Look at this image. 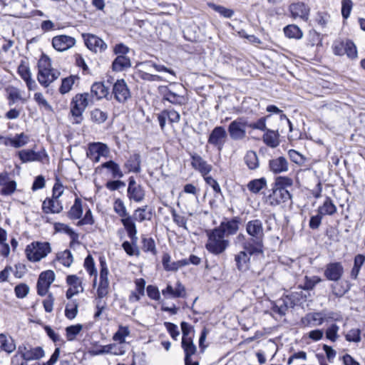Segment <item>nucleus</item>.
<instances>
[{
	"label": "nucleus",
	"mask_w": 365,
	"mask_h": 365,
	"mask_svg": "<svg viewBox=\"0 0 365 365\" xmlns=\"http://www.w3.org/2000/svg\"><path fill=\"white\" fill-rule=\"evenodd\" d=\"M246 232L250 237L245 242V248L252 252H264V233L262 221L255 219L247 222Z\"/></svg>",
	"instance_id": "1"
},
{
	"label": "nucleus",
	"mask_w": 365,
	"mask_h": 365,
	"mask_svg": "<svg viewBox=\"0 0 365 365\" xmlns=\"http://www.w3.org/2000/svg\"><path fill=\"white\" fill-rule=\"evenodd\" d=\"M38 81L45 87H47L60 76V71L51 67V58L44 53H42L41 58L38 60Z\"/></svg>",
	"instance_id": "2"
},
{
	"label": "nucleus",
	"mask_w": 365,
	"mask_h": 365,
	"mask_svg": "<svg viewBox=\"0 0 365 365\" xmlns=\"http://www.w3.org/2000/svg\"><path fill=\"white\" fill-rule=\"evenodd\" d=\"M207 242L205 244L206 250L211 254L219 255L223 253L229 247L230 242L217 228L207 232Z\"/></svg>",
	"instance_id": "3"
},
{
	"label": "nucleus",
	"mask_w": 365,
	"mask_h": 365,
	"mask_svg": "<svg viewBox=\"0 0 365 365\" xmlns=\"http://www.w3.org/2000/svg\"><path fill=\"white\" fill-rule=\"evenodd\" d=\"M91 103L88 93L76 94L71 102V113L73 118V123L80 124L83 120V113Z\"/></svg>",
	"instance_id": "4"
},
{
	"label": "nucleus",
	"mask_w": 365,
	"mask_h": 365,
	"mask_svg": "<svg viewBox=\"0 0 365 365\" xmlns=\"http://www.w3.org/2000/svg\"><path fill=\"white\" fill-rule=\"evenodd\" d=\"M51 251L50 244L47 242H34L28 245L25 252L28 259L31 262H38L47 256Z\"/></svg>",
	"instance_id": "5"
},
{
	"label": "nucleus",
	"mask_w": 365,
	"mask_h": 365,
	"mask_svg": "<svg viewBox=\"0 0 365 365\" xmlns=\"http://www.w3.org/2000/svg\"><path fill=\"white\" fill-rule=\"evenodd\" d=\"M175 86V84L174 83L170 86H160L158 87V91L162 96V101H168L175 106L185 105L187 102L186 98L173 89V87Z\"/></svg>",
	"instance_id": "6"
},
{
	"label": "nucleus",
	"mask_w": 365,
	"mask_h": 365,
	"mask_svg": "<svg viewBox=\"0 0 365 365\" xmlns=\"http://www.w3.org/2000/svg\"><path fill=\"white\" fill-rule=\"evenodd\" d=\"M247 125L248 121L243 117L237 118L232 121L227 128L230 138L235 141L245 139Z\"/></svg>",
	"instance_id": "7"
},
{
	"label": "nucleus",
	"mask_w": 365,
	"mask_h": 365,
	"mask_svg": "<svg viewBox=\"0 0 365 365\" xmlns=\"http://www.w3.org/2000/svg\"><path fill=\"white\" fill-rule=\"evenodd\" d=\"M227 138V133L223 126L219 125L213 128L210 133L207 143L217 148L221 151L225 145Z\"/></svg>",
	"instance_id": "8"
},
{
	"label": "nucleus",
	"mask_w": 365,
	"mask_h": 365,
	"mask_svg": "<svg viewBox=\"0 0 365 365\" xmlns=\"http://www.w3.org/2000/svg\"><path fill=\"white\" fill-rule=\"evenodd\" d=\"M241 218L239 216L233 217L231 219L225 218L217 228L224 236L235 235L239 230L241 224Z\"/></svg>",
	"instance_id": "9"
},
{
	"label": "nucleus",
	"mask_w": 365,
	"mask_h": 365,
	"mask_svg": "<svg viewBox=\"0 0 365 365\" xmlns=\"http://www.w3.org/2000/svg\"><path fill=\"white\" fill-rule=\"evenodd\" d=\"M261 254H263V252H252L244 246V250L235 256V262L238 271L240 272H247L250 269L251 256Z\"/></svg>",
	"instance_id": "10"
},
{
	"label": "nucleus",
	"mask_w": 365,
	"mask_h": 365,
	"mask_svg": "<svg viewBox=\"0 0 365 365\" xmlns=\"http://www.w3.org/2000/svg\"><path fill=\"white\" fill-rule=\"evenodd\" d=\"M292 200V194L289 190L278 189L272 187V192L267 196V201L272 206H277Z\"/></svg>",
	"instance_id": "11"
},
{
	"label": "nucleus",
	"mask_w": 365,
	"mask_h": 365,
	"mask_svg": "<svg viewBox=\"0 0 365 365\" xmlns=\"http://www.w3.org/2000/svg\"><path fill=\"white\" fill-rule=\"evenodd\" d=\"M112 93L114 95L115 99L120 103H125L131 96L130 90L124 79H118L115 82Z\"/></svg>",
	"instance_id": "12"
},
{
	"label": "nucleus",
	"mask_w": 365,
	"mask_h": 365,
	"mask_svg": "<svg viewBox=\"0 0 365 365\" xmlns=\"http://www.w3.org/2000/svg\"><path fill=\"white\" fill-rule=\"evenodd\" d=\"M295 297L293 294L286 295L277 299L272 305V311L280 316L285 315L289 308H292L296 305Z\"/></svg>",
	"instance_id": "13"
},
{
	"label": "nucleus",
	"mask_w": 365,
	"mask_h": 365,
	"mask_svg": "<svg viewBox=\"0 0 365 365\" xmlns=\"http://www.w3.org/2000/svg\"><path fill=\"white\" fill-rule=\"evenodd\" d=\"M85 45L86 47L94 52H103L106 50L107 44L99 37L91 34H83Z\"/></svg>",
	"instance_id": "14"
},
{
	"label": "nucleus",
	"mask_w": 365,
	"mask_h": 365,
	"mask_svg": "<svg viewBox=\"0 0 365 365\" xmlns=\"http://www.w3.org/2000/svg\"><path fill=\"white\" fill-rule=\"evenodd\" d=\"M341 275H326L327 279L334 281L331 284L332 292L337 297L343 296L350 289L348 281L341 279Z\"/></svg>",
	"instance_id": "15"
},
{
	"label": "nucleus",
	"mask_w": 365,
	"mask_h": 365,
	"mask_svg": "<svg viewBox=\"0 0 365 365\" xmlns=\"http://www.w3.org/2000/svg\"><path fill=\"white\" fill-rule=\"evenodd\" d=\"M76 43V39L66 35L54 36L52 39V46L58 51H65Z\"/></svg>",
	"instance_id": "16"
},
{
	"label": "nucleus",
	"mask_w": 365,
	"mask_h": 365,
	"mask_svg": "<svg viewBox=\"0 0 365 365\" xmlns=\"http://www.w3.org/2000/svg\"><path fill=\"white\" fill-rule=\"evenodd\" d=\"M91 103L95 101H99L103 98L108 99L109 95V89L103 82H95L91 88V93H88Z\"/></svg>",
	"instance_id": "17"
},
{
	"label": "nucleus",
	"mask_w": 365,
	"mask_h": 365,
	"mask_svg": "<svg viewBox=\"0 0 365 365\" xmlns=\"http://www.w3.org/2000/svg\"><path fill=\"white\" fill-rule=\"evenodd\" d=\"M191 165L195 170H197L202 177L208 175L212 169V166L208 164L200 155L197 153L191 155Z\"/></svg>",
	"instance_id": "18"
},
{
	"label": "nucleus",
	"mask_w": 365,
	"mask_h": 365,
	"mask_svg": "<svg viewBox=\"0 0 365 365\" xmlns=\"http://www.w3.org/2000/svg\"><path fill=\"white\" fill-rule=\"evenodd\" d=\"M66 282L69 285V288L66 293L67 299H70L73 296L83 292L81 279L77 275H67Z\"/></svg>",
	"instance_id": "19"
},
{
	"label": "nucleus",
	"mask_w": 365,
	"mask_h": 365,
	"mask_svg": "<svg viewBox=\"0 0 365 365\" xmlns=\"http://www.w3.org/2000/svg\"><path fill=\"white\" fill-rule=\"evenodd\" d=\"M185 288L180 282L176 283L175 288L168 284L166 288L162 290V294L166 298L185 297Z\"/></svg>",
	"instance_id": "20"
},
{
	"label": "nucleus",
	"mask_w": 365,
	"mask_h": 365,
	"mask_svg": "<svg viewBox=\"0 0 365 365\" xmlns=\"http://www.w3.org/2000/svg\"><path fill=\"white\" fill-rule=\"evenodd\" d=\"M269 170L274 174L287 172L289 168V163L287 160L280 156L269 161Z\"/></svg>",
	"instance_id": "21"
},
{
	"label": "nucleus",
	"mask_w": 365,
	"mask_h": 365,
	"mask_svg": "<svg viewBox=\"0 0 365 365\" xmlns=\"http://www.w3.org/2000/svg\"><path fill=\"white\" fill-rule=\"evenodd\" d=\"M289 10L292 16L294 19L299 17L302 19H307L309 12V7L302 2L292 4L289 7Z\"/></svg>",
	"instance_id": "22"
},
{
	"label": "nucleus",
	"mask_w": 365,
	"mask_h": 365,
	"mask_svg": "<svg viewBox=\"0 0 365 365\" xmlns=\"http://www.w3.org/2000/svg\"><path fill=\"white\" fill-rule=\"evenodd\" d=\"M42 210L44 213H60L63 210V205L59 200L47 197L42 203Z\"/></svg>",
	"instance_id": "23"
},
{
	"label": "nucleus",
	"mask_w": 365,
	"mask_h": 365,
	"mask_svg": "<svg viewBox=\"0 0 365 365\" xmlns=\"http://www.w3.org/2000/svg\"><path fill=\"white\" fill-rule=\"evenodd\" d=\"M54 280L55 275H39L36 284L38 294L45 296Z\"/></svg>",
	"instance_id": "24"
},
{
	"label": "nucleus",
	"mask_w": 365,
	"mask_h": 365,
	"mask_svg": "<svg viewBox=\"0 0 365 365\" xmlns=\"http://www.w3.org/2000/svg\"><path fill=\"white\" fill-rule=\"evenodd\" d=\"M324 322V317L320 312L308 313L301 319V323L304 327L320 326Z\"/></svg>",
	"instance_id": "25"
},
{
	"label": "nucleus",
	"mask_w": 365,
	"mask_h": 365,
	"mask_svg": "<svg viewBox=\"0 0 365 365\" xmlns=\"http://www.w3.org/2000/svg\"><path fill=\"white\" fill-rule=\"evenodd\" d=\"M124 226L128 236L133 243L138 242L137 229L133 217L128 215L120 220Z\"/></svg>",
	"instance_id": "26"
},
{
	"label": "nucleus",
	"mask_w": 365,
	"mask_h": 365,
	"mask_svg": "<svg viewBox=\"0 0 365 365\" xmlns=\"http://www.w3.org/2000/svg\"><path fill=\"white\" fill-rule=\"evenodd\" d=\"M162 263L166 271L176 272L179 268L186 266L187 262L185 260L171 262L170 255L168 253H164L162 258Z\"/></svg>",
	"instance_id": "27"
},
{
	"label": "nucleus",
	"mask_w": 365,
	"mask_h": 365,
	"mask_svg": "<svg viewBox=\"0 0 365 365\" xmlns=\"http://www.w3.org/2000/svg\"><path fill=\"white\" fill-rule=\"evenodd\" d=\"M263 142L269 148H275L279 145V131L267 129L264 131L262 136Z\"/></svg>",
	"instance_id": "28"
},
{
	"label": "nucleus",
	"mask_w": 365,
	"mask_h": 365,
	"mask_svg": "<svg viewBox=\"0 0 365 365\" xmlns=\"http://www.w3.org/2000/svg\"><path fill=\"white\" fill-rule=\"evenodd\" d=\"M108 152L109 149L106 144L101 142H94L88 144V149L86 150V156L90 159L93 156H96V155L108 154Z\"/></svg>",
	"instance_id": "29"
},
{
	"label": "nucleus",
	"mask_w": 365,
	"mask_h": 365,
	"mask_svg": "<svg viewBox=\"0 0 365 365\" xmlns=\"http://www.w3.org/2000/svg\"><path fill=\"white\" fill-rule=\"evenodd\" d=\"M141 156L139 153L131 155L128 160L125 163L124 167L126 168L129 173H139L141 171Z\"/></svg>",
	"instance_id": "30"
},
{
	"label": "nucleus",
	"mask_w": 365,
	"mask_h": 365,
	"mask_svg": "<svg viewBox=\"0 0 365 365\" xmlns=\"http://www.w3.org/2000/svg\"><path fill=\"white\" fill-rule=\"evenodd\" d=\"M45 351L41 346L30 347L24 346V361L39 360L44 357Z\"/></svg>",
	"instance_id": "31"
},
{
	"label": "nucleus",
	"mask_w": 365,
	"mask_h": 365,
	"mask_svg": "<svg viewBox=\"0 0 365 365\" xmlns=\"http://www.w3.org/2000/svg\"><path fill=\"white\" fill-rule=\"evenodd\" d=\"M130 66V59L126 56H117L112 62V69L115 72H121Z\"/></svg>",
	"instance_id": "32"
},
{
	"label": "nucleus",
	"mask_w": 365,
	"mask_h": 365,
	"mask_svg": "<svg viewBox=\"0 0 365 365\" xmlns=\"http://www.w3.org/2000/svg\"><path fill=\"white\" fill-rule=\"evenodd\" d=\"M46 158H48V155L44 149L39 151H35L32 149L24 150V163L32 161L41 162Z\"/></svg>",
	"instance_id": "33"
},
{
	"label": "nucleus",
	"mask_w": 365,
	"mask_h": 365,
	"mask_svg": "<svg viewBox=\"0 0 365 365\" xmlns=\"http://www.w3.org/2000/svg\"><path fill=\"white\" fill-rule=\"evenodd\" d=\"M22 143L23 133L17 134L13 138L0 135V145L18 148L21 146Z\"/></svg>",
	"instance_id": "34"
},
{
	"label": "nucleus",
	"mask_w": 365,
	"mask_h": 365,
	"mask_svg": "<svg viewBox=\"0 0 365 365\" xmlns=\"http://www.w3.org/2000/svg\"><path fill=\"white\" fill-rule=\"evenodd\" d=\"M317 211L323 216L327 215H333L336 212L337 208L331 197H327L323 205L319 206Z\"/></svg>",
	"instance_id": "35"
},
{
	"label": "nucleus",
	"mask_w": 365,
	"mask_h": 365,
	"mask_svg": "<svg viewBox=\"0 0 365 365\" xmlns=\"http://www.w3.org/2000/svg\"><path fill=\"white\" fill-rule=\"evenodd\" d=\"M83 215L82 201L79 197H76L73 205L68 212V217L71 220L81 219Z\"/></svg>",
	"instance_id": "36"
},
{
	"label": "nucleus",
	"mask_w": 365,
	"mask_h": 365,
	"mask_svg": "<svg viewBox=\"0 0 365 365\" xmlns=\"http://www.w3.org/2000/svg\"><path fill=\"white\" fill-rule=\"evenodd\" d=\"M55 229L58 232H63L69 235L71 238V245L73 243H79L78 234L74 232L73 230L68 225L63 223H56L55 225Z\"/></svg>",
	"instance_id": "37"
},
{
	"label": "nucleus",
	"mask_w": 365,
	"mask_h": 365,
	"mask_svg": "<svg viewBox=\"0 0 365 365\" xmlns=\"http://www.w3.org/2000/svg\"><path fill=\"white\" fill-rule=\"evenodd\" d=\"M101 167L108 169L113 178H122L124 175L119 165L112 160L103 163Z\"/></svg>",
	"instance_id": "38"
},
{
	"label": "nucleus",
	"mask_w": 365,
	"mask_h": 365,
	"mask_svg": "<svg viewBox=\"0 0 365 365\" xmlns=\"http://www.w3.org/2000/svg\"><path fill=\"white\" fill-rule=\"evenodd\" d=\"M127 192L129 199L136 202L143 201L145 197V190L140 185L131 189H128Z\"/></svg>",
	"instance_id": "39"
},
{
	"label": "nucleus",
	"mask_w": 365,
	"mask_h": 365,
	"mask_svg": "<svg viewBox=\"0 0 365 365\" xmlns=\"http://www.w3.org/2000/svg\"><path fill=\"white\" fill-rule=\"evenodd\" d=\"M109 282L108 275H100L99 284L97 288V299H103L108 293Z\"/></svg>",
	"instance_id": "40"
},
{
	"label": "nucleus",
	"mask_w": 365,
	"mask_h": 365,
	"mask_svg": "<svg viewBox=\"0 0 365 365\" xmlns=\"http://www.w3.org/2000/svg\"><path fill=\"white\" fill-rule=\"evenodd\" d=\"M247 186L251 192L257 194L267 186V180L264 178L252 180Z\"/></svg>",
	"instance_id": "41"
},
{
	"label": "nucleus",
	"mask_w": 365,
	"mask_h": 365,
	"mask_svg": "<svg viewBox=\"0 0 365 365\" xmlns=\"http://www.w3.org/2000/svg\"><path fill=\"white\" fill-rule=\"evenodd\" d=\"M245 163L250 170H255L259 167V159L256 152L249 150L245 158Z\"/></svg>",
	"instance_id": "42"
},
{
	"label": "nucleus",
	"mask_w": 365,
	"mask_h": 365,
	"mask_svg": "<svg viewBox=\"0 0 365 365\" xmlns=\"http://www.w3.org/2000/svg\"><path fill=\"white\" fill-rule=\"evenodd\" d=\"M78 312V303L74 300H70L66 305L65 316L67 319L72 320L73 319Z\"/></svg>",
	"instance_id": "43"
},
{
	"label": "nucleus",
	"mask_w": 365,
	"mask_h": 365,
	"mask_svg": "<svg viewBox=\"0 0 365 365\" xmlns=\"http://www.w3.org/2000/svg\"><path fill=\"white\" fill-rule=\"evenodd\" d=\"M293 185V180L286 176H279L276 178L273 184L274 187L283 190L291 189Z\"/></svg>",
	"instance_id": "44"
},
{
	"label": "nucleus",
	"mask_w": 365,
	"mask_h": 365,
	"mask_svg": "<svg viewBox=\"0 0 365 365\" xmlns=\"http://www.w3.org/2000/svg\"><path fill=\"white\" fill-rule=\"evenodd\" d=\"M0 348L8 352L11 353L16 349V345L14 342V340L9 337L6 336L5 334H0Z\"/></svg>",
	"instance_id": "45"
},
{
	"label": "nucleus",
	"mask_w": 365,
	"mask_h": 365,
	"mask_svg": "<svg viewBox=\"0 0 365 365\" xmlns=\"http://www.w3.org/2000/svg\"><path fill=\"white\" fill-rule=\"evenodd\" d=\"M284 34L289 38L300 39L302 36V31L296 25H288L284 29Z\"/></svg>",
	"instance_id": "46"
},
{
	"label": "nucleus",
	"mask_w": 365,
	"mask_h": 365,
	"mask_svg": "<svg viewBox=\"0 0 365 365\" xmlns=\"http://www.w3.org/2000/svg\"><path fill=\"white\" fill-rule=\"evenodd\" d=\"M142 249L145 252H150L153 255H157L155 240L152 237H142Z\"/></svg>",
	"instance_id": "47"
},
{
	"label": "nucleus",
	"mask_w": 365,
	"mask_h": 365,
	"mask_svg": "<svg viewBox=\"0 0 365 365\" xmlns=\"http://www.w3.org/2000/svg\"><path fill=\"white\" fill-rule=\"evenodd\" d=\"M83 326L81 324L68 326L66 328V336L68 341L75 340L76 336L81 332Z\"/></svg>",
	"instance_id": "48"
},
{
	"label": "nucleus",
	"mask_w": 365,
	"mask_h": 365,
	"mask_svg": "<svg viewBox=\"0 0 365 365\" xmlns=\"http://www.w3.org/2000/svg\"><path fill=\"white\" fill-rule=\"evenodd\" d=\"M130 330L128 327L120 325L117 331L113 334V339L115 341L125 343V337L129 336Z\"/></svg>",
	"instance_id": "49"
},
{
	"label": "nucleus",
	"mask_w": 365,
	"mask_h": 365,
	"mask_svg": "<svg viewBox=\"0 0 365 365\" xmlns=\"http://www.w3.org/2000/svg\"><path fill=\"white\" fill-rule=\"evenodd\" d=\"M76 78H77V77L72 75L63 78L61 81V85L59 88V92L61 94H66L68 93L71 90L72 86L75 83Z\"/></svg>",
	"instance_id": "50"
},
{
	"label": "nucleus",
	"mask_w": 365,
	"mask_h": 365,
	"mask_svg": "<svg viewBox=\"0 0 365 365\" xmlns=\"http://www.w3.org/2000/svg\"><path fill=\"white\" fill-rule=\"evenodd\" d=\"M181 346L184 351L185 355H194L197 351V347L193 343L192 338L182 339Z\"/></svg>",
	"instance_id": "51"
},
{
	"label": "nucleus",
	"mask_w": 365,
	"mask_h": 365,
	"mask_svg": "<svg viewBox=\"0 0 365 365\" xmlns=\"http://www.w3.org/2000/svg\"><path fill=\"white\" fill-rule=\"evenodd\" d=\"M57 262L65 267H69L73 262V255L70 250H66L57 255Z\"/></svg>",
	"instance_id": "52"
},
{
	"label": "nucleus",
	"mask_w": 365,
	"mask_h": 365,
	"mask_svg": "<svg viewBox=\"0 0 365 365\" xmlns=\"http://www.w3.org/2000/svg\"><path fill=\"white\" fill-rule=\"evenodd\" d=\"M91 117L93 122L98 124H101L107 120L108 113L106 112L102 111L99 108H95L91 111Z\"/></svg>",
	"instance_id": "53"
},
{
	"label": "nucleus",
	"mask_w": 365,
	"mask_h": 365,
	"mask_svg": "<svg viewBox=\"0 0 365 365\" xmlns=\"http://www.w3.org/2000/svg\"><path fill=\"white\" fill-rule=\"evenodd\" d=\"M203 178L206 184L213 189L215 197H217L219 195L222 197L223 196L220 186L215 179L209 175H205V177H203Z\"/></svg>",
	"instance_id": "54"
},
{
	"label": "nucleus",
	"mask_w": 365,
	"mask_h": 365,
	"mask_svg": "<svg viewBox=\"0 0 365 365\" xmlns=\"http://www.w3.org/2000/svg\"><path fill=\"white\" fill-rule=\"evenodd\" d=\"M208 5L215 11L219 13L225 18L230 19L234 15V11L232 9L225 8L220 5H216L213 3H210Z\"/></svg>",
	"instance_id": "55"
},
{
	"label": "nucleus",
	"mask_w": 365,
	"mask_h": 365,
	"mask_svg": "<svg viewBox=\"0 0 365 365\" xmlns=\"http://www.w3.org/2000/svg\"><path fill=\"white\" fill-rule=\"evenodd\" d=\"M319 281L320 279L316 275H312V277L305 275L304 284H299V287L302 289L309 290L313 289Z\"/></svg>",
	"instance_id": "56"
},
{
	"label": "nucleus",
	"mask_w": 365,
	"mask_h": 365,
	"mask_svg": "<svg viewBox=\"0 0 365 365\" xmlns=\"http://www.w3.org/2000/svg\"><path fill=\"white\" fill-rule=\"evenodd\" d=\"M137 242L133 243L132 241L130 242L128 241H125L122 244V247L125 252L130 256L133 255H139L140 252L137 247Z\"/></svg>",
	"instance_id": "57"
},
{
	"label": "nucleus",
	"mask_w": 365,
	"mask_h": 365,
	"mask_svg": "<svg viewBox=\"0 0 365 365\" xmlns=\"http://www.w3.org/2000/svg\"><path fill=\"white\" fill-rule=\"evenodd\" d=\"M344 53L350 58H356L357 57L356 46L351 40L344 42Z\"/></svg>",
	"instance_id": "58"
},
{
	"label": "nucleus",
	"mask_w": 365,
	"mask_h": 365,
	"mask_svg": "<svg viewBox=\"0 0 365 365\" xmlns=\"http://www.w3.org/2000/svg\"><path fill=\"white\" fill-rule=\"evenodd\" d=\"M142 64L143 66H146L147 68H153L156 71H158V72L164 71V72H167L170 74H172L173 76L175 75V71L173 70L168 68L163 65L157 64L151 61L143 62Z\"/></svg>",
	"instance_id": "59"
},
{
	"label": "nucleus",
	"mask_w": 365,
	"mask_h": 365,
	"mask_svg": "<svg viewBox=\"0 0 365 365\" xmlns=\"http://www.w3.org/2000/svg\"><path fill=\"white\" fill-rule=\"evenodd\" d=\"M271 115H268L265 117H262L259 118L256 122L249 123L248 127L255 130H259L262 131H266L268 128L266 126V120L269 118Z\"/></svg>",
	"instance_id": "60"
},
{
	"label": "nucleus",
	"mask_w": 365,
	"mask_h": 365,
	"mask_svg": "<svg viewBox=\"0 0 365 365\" xmlns=\"http://www.w3.org/2000/svg\"><path fill=\"white\" fill-rule=\"evenodd\" d=\"M339 327L336 324H331L326 330V338L331 341H336L338 338V331Z\"/></svg>",
	"instance_id": "61"
},
{
	"label": "nucleus",
	"mask_w": 365,
	"mask_h": 365,
	"mask_svg": "<svg viewBox=\"0 0 365 365\" xmlns=\"http://www.w3.org/2000/svg\"><path fill=\"white\" fill-rule=\"evenodd\" d=\"M113 208L114 211L122 218L128 215L123 200L119 198L115 200Z\"/></svg>",
	"instance_id": "62"
},
{
	"label": "nucleus",
	"mask_w": 365,
	"mask_h": 365,
	"mask_svg": "<svg viewBox=\"0 0 365 365\" xmlns=\"http://www.w3.org/2000/svg\"><path fill=\"white\" fill-rule=\"evenodd\" d=\"M110 354L120 356L123 355L125 350V344L121 342L110 344Z\"/></svg>",
	"instance_id": "63"
},
{
	"label": "nucleus",
	"mask_w": 365,
	"mask_h": 365,
	"mask_svg": "<svg viewBox=\"0 0 365 365\" xmlns=\"http://www.w3.org/2000/svg\"><path fill=\"white\" fill-rule=\"evenodd\" d=\"M345 339L349 342H359L361 341V330L359 329H351L345 335Z\"/></svg>",
	"instance_id": "64"
}]
</instances>
